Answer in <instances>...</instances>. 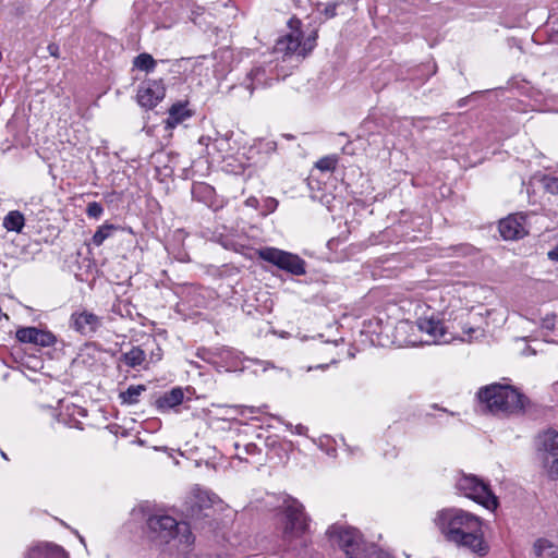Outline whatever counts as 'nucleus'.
Instances as JSON below:
<instances>
[{"mask_svg": "<svg viewBox=\"0 0 558 558\" xmlns=\"http://www.w3.org/2000/svg\"><path fill=\"white\" fill-rule=\"evenodd\" d=\"M191 116V111L186 109L184 104H174L169 109V116L165 121V129L170 131Z\"/></svg>", "mask_w": 558, "mask_h": 558, "instance_id": "nucleus-20", "label": "nucleus"}, {"mask_svg": "<svg viewBox=\"0 0 558 558\" xmlns=\"http://www.w3.org/2000/svg\"><path fill=\"white\" fill-rule=\"evenodd\" d=\"M330 534L337 537L339 547L348 558H369L371 547L375 544L365 543L360 533L351 527H331Z\"/></svg>", "mask_w": 558, "mask_h": 558, "instance_id": "nucleus-8", "label": "nucleus"}, {"mask_svg": "<svg viewBox=\"0 0 558 558\" xmlns=\"http://www.w3.org/2000/svg\"><path fill=\"white\" fill-rule=\"evenodd\" d=\"M284 523L282 538L284 542H292L301 537L308 527V520L304 512L303 505L293 498L283 502Z\"/></svg>", "mask_w": 558, "mask_h": 558, "instance_id": "nucleus-6", "label": "nucleus"}, {"mask_svg": "<svg viewBox=\"0 0 558 558\" xmlns=\"http://www.w3.org/2000/svg\"><path fill=\"white\" fill-rule=\"evenodd\" d=\"M133 64L142 71L151 72L156 66V61L149 53L144 52L134 59Z\"/></svg>", "mask_w": 558, "mask_h": 558, "instance_id": "nucleus-27", "label": "nucleus"}, {"mask_svg": "<svg viewBox=\"0 0 558 558\" xmlns=\"http://www.w3.org/2000/svg\"><path fill=\"white\" fill-rule=\"evenodd\" d=\"M541 182L547 192L558 195V177H541Z\"/></svg>", "mask_w": 558, "mask_h": 558, "instance_id": "nucleus-29", "label": "nucleus"}, {"mask_svg": "<svg viewBox=\"0 0 558 558\" xmlns=\"http://www.w3.org/2000/svg\"><path fill=\"white\" fill-rule=\"evenodd\" d=\"M258 257L268 262L278 268L292 275L301 276L305 274V262L298 255L281 251L276 247H264L258 250Z\"/></svg>", "mask_w": 558, "mask_h": 558, "instance_id": "nucleus-9", "label": "nucleus"}, {"mask_svg": "<svg viewBox=\"0 0 558 558\" xmlns=\"http://www.w3.org/2000/svg\"><path fill=\"white\" fill-rule=\"evenodd\" d=\"M555 386L558 387V380L555 383Z\"/></svg>", "mask_w": 558, "mask_h": 558, "instance_id": "nucleus-39", "label": "nucleus"}, {"mask_svg": "<svg viewBox=\"0 0 558 558\" xmlns=\"http://www.w3.org/2000/svg\"><path fill=\"white\" fill-rule=\"evenodd\" d=\"M338 163L336 154L324 156L315 162V169L320 172H333Z\"/></svg>", "mask_w": 558, "mask_h": 558, "instance_id": "nucleus-26", "label": "nucleus"}, {"mask_svg": "<svg viewBox=\"0 0 558 558\" xmlns=\"http://www.w3.org/2000/svg\"><path fill=\"white\" fill-rule=\"evenodd\" d=\"M336 8H337V3L336 2L328 3L325 7L324 15L326 16V19H332V17L336 16Z\"/></svg>", "mask_w": 558, "mask_h": 558, "instance_id": "nucleus-32", "label": "nucleus"}, {"mask_svg": "<svg viewBox=\"0 0 558 558\" xmlns=\"http://www.w3.org/2000/svg\"><path fill=\"white\" fill-rule=\"evenodd\" d=\"M104 213V208L101 206V204L97 203V202H92L87 205L86 207V215L89 217V218H99Z\"/></svg>", "mask_w": 558, "mask_h": 558, "instance_id": "nucleus-30", "label": "nucleus"}, {"mask_svg": "<svg viewBox=\"0 0 558 558\" xmlns=\"http://www.w3.org/2000/svg\"><path fill=\"white\" fill-rule=\"evenodd\" d=\"M235 450L234 457L241 461H247L245 456H256L260 453V449L253 442L241 444L239 441L233 442Z\"/></svg>", "mask_w": 558, "mask_h": 558, "instance_id": "nucleus-24", "label": "nucleus"}, {"mask_svg": "<svg viewBox=\"0 0 558 558\" xmlns=\"http://www.w3.org/2000/svg\"><path fill=\"white\" fill-rule=\"evenodd\" d=\"M184 558H211L208 555H198L195 553H187Z\"/></svg>", "mask_w": 558, "mask_h": 558, "instance_id": "nucleus-36", "label": "nucleus"}, {"mask_svg": "<svg viewBox=\"0 0 558 558\" xmlns=\"http://www.w3.org/2000/svg\"><path fill=\"white\" fill-rule=\"evenodd\" d=\"M526 216L523 214L509 215L499 221V232L505 240H519L527 234Z\"/></svg>", "mask_w": 558, "mask_h": 558, "instance_id": "nucleus-12", "label": "nucleus"}, {"mask_svg": "<svg viewBox=\"0 0 558 558\" xmlns=\"http://www.w3.org/2000/svg\"><path fill=\"white\" fill-rule=\"evenodd\" d=\"M160 351H161V350L158 348V353H155V354L153 353V354H151V359H153L154 356H156V361H159V360L161 359V352H160Z\"/></svg>", "mask_w": 558, "mask_h": 558, "instance_id": "nucleus-37", "label": "nucleus"}, {"mask_svg": "<svg viewBox=\"0 0 558 558\" xmlns=\"http://www.w3.org/2000/svg\"><path fill=\"white\" fill-rule=\"evenodd\" d=\"M0 453H1V457H2L4 460H9V458H8V456H7V453H5V452L0 451Z\"/></svg>", "mask_w": 558, "mask_h": 558, "instance_id": "nucleus-38", "label": "nucleus"}, {"mask_svg": "<svg viewBox=\"0 0 558 558\" xmlns=\"http://www.w3.org/2000/svg\"><path fill=\"white\" fill-rule=\"evenodd\" d=\"M184 399V391L181 387H174L170 391L165 392L162 396H160L155 404L156 408L160 412L168 411L170 409H174L179 404L182 403Z\"/></svg>", "mask_w": 558, "mask_h": 558, "instance_id": "nucleus-17", "label": "nucleus"}, {"mask_svg": "<svg viewBox=\"0 0 558 558\" xmlns=\"http://www.w3.org/2000/svg\"><path fill=\"white\" fill-rule=\"evenodd\" d=\"M368 550L371 556L369 558H391L387 553L380 550L377 546L371 547Z\"/></svg>", "mask_w": 558, "mask_h": 558, "instance_id": "nucleus-31", "label": "nucleus"}, {"mask_svg": "<svg viewBox=\"0 0 558 558\" xmlns=\"http://www.w3.org/2000/svg\"><path fill=\"white\" fill-rule=\"evenodd\" d=\"M456 487L462 495L487 509L497 507V498L492 493L488 484L475 475L462 473L456 482Z\"/></svg>", "mask_w": 558, "mask_h": 558, "instance_id": "nucleus-5", "label": "nucleus"}, {"mask_svg": "<svg viewBox=\"0 0 558 558\" xmlns=\"http://www.w3.org/2000/svg\"><path fill=\"white\" fill-rule=\"evenodd\" d=\"M192 195L196 201L203 202L208 206H214L215 204L216 191L207 183L195 182L192 186Z\"/></svg>", "mask_w": 558, "mask_h": 558, "instance_id": "nucleus-21", "label": "nucleus"}, {"mask_svg": "<svg viewBox=\"0 0 558 558\" xmlns=\"http://www.w3.org/2000/svg\"><path fill=\"white\" fill-rule=\"evenodd\" d=\"M16 339L23 343H33L40 347L53 345L57 341L56 336L46 330L36 327H23L16 330Z\"/></svg>", "mask_w": 558, "mask_h": 558, "instance_id": "nucleus-14", "label": "nucleus"}, {"mask_svg": "<svg viewBox=\"0 0 558 558\" xmlns=\"http://www.w3.org/2000/svg\"><path fill=\"white\" fill-rule=\"evenodd\" d=\"M25 225L24 215L19 210H11L3 218V227L8 231L21 233Z\"/></svg>", "mask_w": 558, "mask_h": 558, "instance_id": "nucleus-23", "label": "nucleus"}, {"mask_svg": "<svg viewBox=\"0 0 558 558\" xmlns=\"http://www.w3.org/2000/svg\"><path fill=\"white\" fill-rule=\"evenodd\" d=\"M335 179V177H306L304 181L312 191L313 198L324 199L331 194Z\"/></svg>", "mask_w": 558, "mask_h": 558, "instance_id": "nucleus-16", "label": "nucleus"}, {"mask_svg": "<svg viewBox=\"0 0 558 558\" xmlns=\"http://www.w3.org/2000/svg\"><path fill=\"white\" fill-rule=\"evenodd\" d=\"M114 230H117V227L113 225L106 223L100 226L93 235V244L96 246H100L104 243V241L112 234V231Z\"/></svg>", "mask_w": 558, "mask_h": 558, "instance_id": "nucleus-28", "label": "nucleus"}, {"mask_svg": "<svg viewBox=\"0 0 558 558\" xmlns=\"http://www.w3.org/2000/svg\"><path fill=\"white\" fill-rule=\"evenodd\" d=\"M436 524L449 542L466 547L480 556L487 554L481 518L462 509L451 508L438 512Z\"/></svg>", "mask_w": 558, "mask_h": 558, "instance_id": "nucleus-1", "label": "nucleus"}, {"mask_svg": "<svg viewBox=\"0 0 558 558\" xmlns=\"http://www.w3.org/2000/svg\"><path fill=\"white\" fill-rule=\"evenodd\" d=\"M550 260L558 262V245L547 253Z\"/></svg>", "mask_w": 558, "mask_h": 558, "instance_id": "nucleus-34", "label": "nucleus"}, {"mask_svg": "<svg viewBox=\"0 0 558 558\" xmlns=\"http://www.w3.org/2000/svg\"><path fill=\"white\" fill-rule=\"evenodd\" d=\"M150 537L161 544L178 539L180 544L189 547L194 542L191 526L186 522H178L170 515H151L147 520Z\"/></svg>", "mask_w": 558, "mask_h": 558, "instance_id": "nucleus-3", "label": "nucleus"}, {"mask_svg": "<svg viewBox=\"0 0 558 558\" xmlns=\"http://www.w3.org/2000/svg\"><path fill=\"white\" fill-rule=\"evenodd\" d=\"M543 473L550 481L558 480V433L547 430L539 437L536 450Z\"/></svg>", "mask_w": 558, "mask_h": 558, "instance_id": "nucleus-7", "label": "nucleus"}, {"mask_svg": "<svg viewBox=\"0 0 558 558\" xmlns=\"http://www.w3.org/2000/svg\"><path fill=\"white\" fill-rule=\"evenodd\" d=\"M477 399L484 411L501 417L523 415L532 404L515 387L498 383L480 388Z\"/></svg>", "mask_w": 558, "mask_h": 558, "instance_id": "nucleus-2", "label": "nucleus"}, {"mask_svg": "<svg viewBox=\"0 0 558 558\" xmlns=\"http://www.w3.org/2000/svg\"><path fill=\"white\" fill-rule=\"evenodd\" d=\"M47 49L52 57H59V46L57 44H49Z\"/></svg>", "mask_w": 558, "mask_h": 558, "instance_id": "nucleus-33", "label": "nucleus"}, {"mask_svg": "<svg viewBox=\"0 0 558 558\" xmlns=\"http://www.w3.org/2000/svg\"><path fill=\"white\" fill-rule=\"evenodd\" d=\"M242 85L248 90L250 96H252L254 89L267 86L268 78L265 69L263 66L253 68L246 74Z\"/></svg>", "mask_w": 558, "mask_h": 558, "instance_id": "nucleus-18", "label": "nucleus"}, {"mask_svg": "<svg viewBox=\"0 0 558 558\" xmlns=\"http://www.w3.org/2000/svg\"><path fill=\"white\" fill-rule=\"evenodd\" d=\"M26 558H69L66 551L59 545L52 543H36L32 545L26 554Z\"/></svg>", "mask_w": 558, "mask_h": 558, "instance_id": "nucleus-15", "label": "nucleus"}, {"mask_svg": "<svg viewBox=\"0 0 558 558\" xmlns=\"http://www.w3.org/2000/svg\"><path fill=\"white\" fill-rule=\"evenodd\" d=\"M101 326L102 317L87 310L74 312L70 317V327L85 337H92Z\"/></svg>", "mask_w": 558, "mask_h": 558, "instance_id": "nucleus-11", "label": "nucleus"}, {"mask_svg": "<svg viewBox=\"0 0 558 558\" xmlns=\"http://www.w3.org/2000/svg\"><path fill=\"white\" fill-rule=\"evenodd\" d=\"M120 361L132 368L140 366L144 369L148 368L147 364H145L146 353L141 347H133L129 352L123 353L120 356Z\"/></svg>", "mask_w": 558, "mask_h": 558, "instance_id": "nucleus-22", "label": "nucleus"}, {"mask_svg": "<svg viewBox=\"0 0 558 558\" xmlns=\"http://www.w3.org/2000/svg\"><path fill=\"white\" fill-rule=\"evenodd\" d=\"M145 390L146 387L144 385H132L125 391L120 392L119 397L123 403L136 404L138 402V397Z\"/></svg>", "mask_w": 558, "mask_h": 558, "instance_id": "nucleus-25", "label": "nucleus"}, {"mask_svg": "<svg viewBox=\"0 0 558 558\" xmlns=\"http://www.w3.org/2000/svg\"><path fill=\"white\" fill-rule=\"evenodd\" d=\"M213 512V498L209 493L199 487L193 488L185 501V517L192 522L197 523L210 518Z\"/></svg>", "mask_w": 558, "mask_h": 558, "instance_id": "nucleus-10", "label": "nucleus"}, {"mask_svg": "<svg viewBox=\"0 0 558 558\" xmlns=\"http://www.w3.org/2000/svg\"><path fill=\"white\" fill-rule=\"evenodd\" d=\"M166 89L161 81H150L141 86L137 93V101L144 107L151 109L163 99Z\"/></svg>", "mask_w": 558, "mask_h": 558, "instance_id": "nucleus-13", "label": "nucleus"}, {"mask_svg": "<svg viewBox=\"0 0 558 558\" xmlns=\"http://www.w3.org/2000/svg\"><path fill=\"white\" fill-rule=\"evenodd\" d=\"M417 325H418L420 330L429 335L434 339V341H438V342H440V341L448 342L449 341V339L446 337V332H445L441 322L435 320L432 318L430 319L424 318V319H420L417 322Z\"/></svg>", "mask_w": 558, "mask_h": 558, "instance_id": "nucleus-19", "label": "nucleus"}, {"mask_svg": "<svg viewBox=\"0 0 558 558\" xmlns=\"http://www.w3.org/2000/svg\"><path fill=\"white\" fill-rule=\"evenodd\" d=\"M542 326L547 329H553L554 328V319L548 318V317L544 318Z\"/></svg>", "mask_w": 558, "mask_h": 558, "instance_id": "nucleus-35", "label": "nucleus"}, {"mask_svg": "<svg viewBox=\"0 0 558 558\" xmlns=\"http://www.w3.org/2000/svg\"><path fill=\"white\" fill-rule=\"evenodd\" d=\"M290 33L277 40L276 50L284 54H298L306 57L316 46L317 32L314 31L307 38L303 39L302 22L291 17L288 22Z\"/></svg>", "mask_w": 558, "mask_h": 558, "instance_id": "nucleus-4", "label": "nucleus"}]
</instances>
